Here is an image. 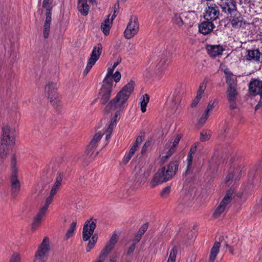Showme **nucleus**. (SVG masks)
<instances>
[{
    "label": "nucleus",
    "mask_w": 262,
    "mask_h": 262,
    "mask_svg": "<svg viewBox=\"0 0 262 262\" xmlns=\"http://www.w3.org/2000/svg\"><path fill=\"white\" fill-rule=\"evenodd\" d=\"M135 85V82L132 80L126 84L107 105L106 111L109 112L118 108L123 110L126 106L127 100L134 90Z\"/></svg>",
    "instance_id": "obj_1"
},
{
    "label": "nucleus",
    "mask_w": 262,
    "mask_h": 262,
    "mask_svg": "<svg viewBox=\"0 0 262 262\" xmlns=\"http://www.w3.org/2000/svg\"><path fill=\"white\" fill-rule=\"evenodd\" d=\"M221 6L223 11L231 15L230 21L233 28H239L245 25V21L243 20L242 15L236 11L234 1H230L226 2L224 5L222 4Z\"/></svg>",
    "instance_id": "obj_2"
},
{
    "label": "nucleus",
    "mask_w": 262,
    "mask_h": 262,
    "mask_svg": "<svg viewBox=\"0 0 262 262\" xmlns=\"http://www.w3.org/2000/svg\"><path fill=\"white\" fill-rule=\"evenodd\" d=\"M51 251L50 239L45 237L35 252L33 262H47Z\"/></svg>",
    "instance_id": "obj_3"
},
{
    "label": "nucleus",
    "mask_w": 262,
    "mask_h": 262,
    "mask_svg": "<svg viewBox=\"0 0 262 262\" xmlns=\"http://www.w3.org/2000/svg\"><path fill=\"white\" fill-rule=\"evenodd\" d=\"M11 176L10 177V187L12 194L16 196L20 190V182L17 178L18 167L15 156H13L11 161Z\"/></svg>",
    "instance_id": "obj_4"
},
{
    "label": "nucleus",
    "mask_w": 262,
    "mask_h": 262,
    "mask_svg": "<svg viewBox=\"0 0 262 262\" xmlns=\"http://www.w3.org/2000/svg\"><path fill=\"white\" fill-rule=\"evenodd\" d=\"M15 141V130L9 126H4L2 129L1 144L12 147Z\"/></svg>",
    "instance_id": "obj_5"
},
{
    "label": "nucleus",
    "mask_w": 262,
    "mask_h": 262,
    "mask_svg": "<svg viewBox=\"0 0 262 262\" xmlns=\"http://www.w3.org/2000/svg\"><path fill=\"white\" fill-rule=\"evenodd\" d=\"M102 51V46L101 43H98L95 46L88 59L86 66L83 71V75H86L90 71L92 67L99 59Z\"/></svg>",
    "instance_id": "obj_6"
},
{
    "label": "nucleus",
    "mask_w": 262,
    "mask_h": 262,
    "mask_svg": "<svg viewBox=\"0 0 262 262\" xmlns=\"http://www.w3.org/2000/svg\"><path fill=\"white\" fill-rule=\"evenodd\" d=\"M57 89V83L55 82H49L45 86V95L53 106L57 105L59 102Z\"/></svg>",
    "instance_id": "obj_7"
},
{
    "label": "nucleus",
    "mask_w": 262,
    "mask_h": 262,
    "mask_svg": "<svg viewBox=\"0 0 262 262\" xmlns=\"http://www.w3.org/2000/svg\"><path fill=\"white\" fill-rule=\"evenodd\" d=\"M113 82L110 79L104 78L102 85L99 93V96L102 103H105L110 99L112 92Z\"/></svg>",
    "instance_id": "obj_8"
},
{
    "label": "nucleus",
    "mask_w": 262,
    "mask_h": 262,
    "mask_svg": "<svg viewBox=\"0 0 262 262\" xmlns=\"http://www.w3.org/2000/svg\"><path fill=\"white\" fill-rule=\"evenodd\" d=\"M166 168L163 167L160 169L154 175L152 179L150 182V186L152 187L166 182L172 178L170 174L167 175Z\"/></svg>",
    "instance_id": "obj_9"
},
{
    "label": "nucleus",
    "mask_w": 262,
    "mask_h": 262,
    "mask_svg": "<svg viewBox=\"0 0 262 262\" xmlns=\"http://www.w3.org/2000/svg\"><path fill=\"white\" fill-rule=\"evenodd\" d=\"M97 220L91 218L87 220L84 224L82 230V239L87 241L92 236L96 227Z\"/></svg>",
    "instance_id": "obj_10"
},
{
    "label": "nucleus",
    "mask_w": 262,
    "mask_h": 262,
    "mask_svg": "<svg viewBox=\"0 0 262 262\" xmlns=\"http://www.w3.org/2000/svg\"><path fill=\"white\" fill-rule=\"evenodd\" d=\"M233 197V191L229 190L226 193L220 205L215 210L213 216L215 218L219 217L226 210L227 205L230 202Z\"/></svg>",
    "instance_id": "obj_11"
},
{
    "label": "nucleus",
    "mask_w": 262,
    "mask_h": 262,
    "mask_svg": "<svg viewBox=\"0 0 262 262\" xmlns=\"http://www.w3.org/2000/svg\"><path fill=\"white\" fill-rule=\"evenodd\" d=\"M249 90L251 94L254 95L259 94L260 96L259 103L255 107V110H257L259 106L262 105V81L256 79L251 81L249 84Z\"/></svg>",
    "instance_id": "obj_12"
},
{
    "label": "nucleus",
    "mask_w": 262,
    "mask_h": 262,
    "mask_svg": "<svg viewBox=\"0 0 262 262\" xmlns=\"http://www.w3.org/2000/svg\"><path fill=\"white\" fill-rule=\"evenodd\" d=\"M139 24L136 18L130 19L126 29L124 32V37L126 39L133 37L138 32Z\"/></svg>",
    "instance_id": "obj_13"
},
{
    "label": "nucleus",
    "mask_w": 262,
    "mask_h": 262,
    "mask_svg": "<svg viewBox=\"0 0 262 262\" xmlns=\"http://www.w3.org/2000/svg\"><path fill=\"white\" fill-rule=\"evenodd\" d=\"M206 49L209 55L211 57H216L222 55L225 51L224 47L220 45H208Z\"/></svg>",
    "instance_id": "obj_14"
},
{
    "label": "nucleus",
    "mask_w": 262,
    "mask_h": 262,
    "mask_svg": "<svg viewBox=\"0 0 262 262\" xmlns=\"http://www.w3.org/2000/svg\"><path fill=\"white\" fill-rule=\"evenodd\" d=\"M192 14L185 13L181 14H175L173 18V21L178 26L181 27L184 24L191 25L190 21L188 20V18L191 17Z\"/></svg>",
    "instance_id": "obj_15"
},
{
    "label": "nucleus",
    "mask_w": 262,
    "mask_h": 262,
    "mask_svg": "<svg viewBox=\"0 0 262 262\" xmlns=\"http://www.w3.org/2000/svg\"><path fill=\"white\" fill-rule=\"evenodd\" d=\"M219 11L215 4H211L206 9L204 18L207 20H215L219 16Z\"/></svg>",
    "instance_id": "obj_16"
},
{
    "label": "nucleus",
    "mask_w": 262,
    "mask_h": 262,
    "mask_svg": "<svg viewBox=\"0 0 262 262\" xmlns=\"http://www.w3.org/2000/svg\"><path fill=\"white\" fill-rule=\"evenodd\" d=\"M47 212L40 208L39 211L34 217L32 224V228L34 230L38 227L45 216Z\"/></svg>",
    "instance_id": "obj_17"
},
{
    "label": "nucleus",
    "mask_w": 262,
    "mask_h": 262,
    "mask_svg": "<svg viewBox=\"0 0 262 262\" xmlns=\"http://www.w3.org/2000/svg\"><path fill=\"white\" fill-rule=\"evenodd\" d=\"M214 26L211 21H204L199 26V31L203 34L206 35L212 32Z\"/></svg>",
    "instance_id": "obj_18"
},
{
    "label": "nucleus",
    "mask_w": 262,
    "mask_h": 262,
    "mask_svg": "<svg viewBox=\"0 0 262 262\" xmlns=\"http://www.w3.org/2000/svg\"><path fill=\"white\" fill-rule=\"evenodd\" d=\"M89 1L92 4L95 2V0ZM78 9L82 15H87L89 12V6L87 4V0H78Z\"/></svg>",
    "instance_id": "obj_19"
},
{
    "label": "nucleus",
    "mask_w": 262,
    "mask_h": 262,
    "mask_svg": "<svg viewBox=\"0 0 262 262\" xmlns=\"http://www.w3.org/2000/svg\"><path fill=\"white\" fill-rule=\"evenodd\" d=\"M261 54L258 50H249L246 56V59L253 62L259 61Z\"/></svg>",
    "instance_id": "obj_20"
},
{
    "label": "nucleus",
    "mask_w": 262,
    "mask_h": 262,
    "mask_svg": "<svg viewBox=\"0 0 262 262\" xmlns=\"http://www.w3.org/2000/svg\"><path fill=\"white\" fill-rule=\"evenodd\" d=\"M102 137V134L100 133H96L94 135L87 148V151L88 154H91V152L93 153V149L97 145V143L100 140Z\"/></svg>",
    "instance_id": "obj_21"
},
{
    "label": "nucleus",
    "mask_w": 262,
    "mask_h": 262,
    "mask_svg": "<svg viewBox=\"0 0 262 262\" xmlns=\"http://www.w3.org/2000/svg\"><path fill=\"white\" fill-rule=\"evenodd\" d=\"M145 137V133H141L137 137L135 142L132 146L129 151L134 155L135 152L137 150L139 146L144 140Z\"/></svg>",
    "instance_id": "obj_22"
},
{
    "label": "nucleus",
    "mask_w": 262,
    "mask_h": 262,
    "mask_svg": "<svg viewBox=\"0 0 262 262\" xmlns=\"http://www.w3.org/2000/svg\"><path fill=\"white\" fill-rule=\"evenodd\" d=\"M220 247L221 244L219 242H216L214 243L213 247L211 249L208 262H214L219 253Z\"/></svg>",
    "instance_id": "obj_23"
},
{
    "label": "nucleus",
    "mask_w": 262,
    "mask_h": 262,
    "mask_svg": "<svg viewBox=\"0 0 262 262\" xmlns=\"http://www.w3.org/2000/svg\"><path fill=\"white\" fill-rule=\"evenodd\" d=\"M224 72L226 75V81L229 86H235L236 77L228 69H225Z\"/></svg>",
    "instance_id": "obj_24"
},
{
    "label": "nucleus",
    "mask_w": 262,
    "mask_h": 262,
    "mask_svg": "<svg viewBox=\"0 0 262 262\" xmlns=\"http://www.w3.org/2000/svg\"><path fill=\"white\" fill-rule=\"evenodd\" d=\"M167 62L168 59L166 58L163 57L160 59L156 68V72L158 74L161 75L166 69L167 66Z\"/></svg>",
    "instance_id": "obj_25"
},
{
    "label": "nucleus",
    "mask_w": 262,
    "mask_h": 262,
    "mask_svg": "<svg viewBox=\"0 0 262 262\" xmlns=\"http://www.w3.org/2000/svg\"><path fill=\"white\" fill-rule=\"evenodd\" d=\"M227 98L229 101L233 102L235 101L237 95L235 86H229L227 91Z\"/></svg>",
    "instance_id": "obj_26"
},
{
    "label": "nucleus",
    "mask_w": 262,
    "mask_h": 262,
    "mask_svg": "<svg viewBox=\"0 0 262 262\" xmlns=\"http://www.w3.org/2000/svg\"><path fill=\"white\" fill-rule=\"evenodd\" d=\"M179 164L177 161H173L170 162L167 166L166 170L168 176L170 174L171 176L173 177L178 168Z\"/></svg>",
    "instance_id": "obj_27"
},
{
    "label": "nucleus",
    "mask_w": 262,
    "mask_h": 262,
    "mask_svg": "<svg viewBox=\"0 0 262 262\" xmlns=\"http://www.w3.org/2000/svg\"><path fill=\"white\" fill-rule=\"evenodd\" d=\"M11 147L6 145L3 146L1 144L0 146V164L3 162L4 159H6L7 155L11 149Z\"/></svg>",
    "instance_id": "obj_28"
},
{
    "label": "nucleus",
    "mask_w": 262,
    "mask_h": 262,
    "mask_svg": "<svg viewBox=\"0 0 262 262\" xmlns=\"http://www.w3.org/2000/svg\"><path fill=\"white\" fill-rule=\"evenodd\" d=\"M182 136L181 135H177L173 139L171 140L169 145H166V146L169 148V149L174 152Z\"/></svg>",
    "instance_id": "obj_29"
},
{
    "label": "nucleus",
    "mask_w": 262,
    "mask_h": 262,
    "mask_svg": "<svg viewBox=\"0 0 262 262\" xmlns=\"http://www.w3.org/2000/svg\"><path fill=\"white\" fill-rule=\"evenodd\" d=\"M112 24V20L109 18L105 19L101 24V28L102 30L103 33L107 35L110 33V28Z\"/></svg>",
    "instance_id": "obj_30"
},
{
    "label": "nucleus",
    "mask_w": 262,
    "mask_h": 262,
    "mask_svg": "<svg viewBox=\"0 0 262 262\" xmlns=\"http://www.w3.org/2000/svg\"><path fill=\"white\" fill-rule=\"evenodd\" d=\"M174 153V151L170 150L166 146H165L164 149L162 150L161 154V160L163 163L166 162V161Z\"/></svg>",
    "instance_id": "obj_31"
},
{
    "label": "nucleus",
    "mask_w": 262,
    "mask_h": 262,
    "mask_svg": "<svg viewBox=\"0 0 262 262\" xmlns=\"http://www.w3.org/2000/svg\"><path fill=\"white\" fill-rule=\"evenodd\" d=\"M147 229V225L145 224L143 226L141 227V228L138 231L135 239L133 240V242L137 243L140 239L142 235L144 233L145 231Z\"/></svg>",
    "instance_id": "obj_32"
},
{
    "label": "nucleus",
    "mask_w": 262,
    "mask_h": 262,
    "mask_svg": "<svg viewBox=\"0 0 262 262\" xmlns=\"http://www.w3.org/2000/svg\"><path fill=\"white\" fill-rule=\"evenodd\" d=\"M76 222H73L70 224V227L66 233L65 237L66 238V239H69V238H70L71 237H72L73 235L74 231L76 229Z\"/></svg>",
    "instance_id": "obj_33"
},
{
    "label": "nucleus",
    "mask_w": 262,
    "mask_h": 262,
    "mask_svg": "<svg viewBox=\"0 0 262 262\" xmlns=\"http://www.w3.org/2000/svg\"><path fill=\"white\" fill-rule=\"evenodd\" d=\"M54 196V195L50 194L46 199L45 204L40 208V209L47 212L49 205L52 203L53 201Z\"/></svg>",
    "instance_id": "obj_34"
},
{
    "label": "nucleus",
    "mask_w": 262,
    "mask_h": 262,
    "mask_svg": "<svg viewBox=\"0 0 262 262\" xmlns=\"http://www.w3.org/2000/svg\"><path fill=\"white\" fill-rule=\"evenodd\" d=\"M114 245L108 241L106 243L105 247L101 251V254L104 255L105 256H107L108 254L112 251L114 247Z\"/></svg>",
    "instance_id": "obj_35"
},
{
    "label": "nucleus",
    "mask_w": 262,
    "mask_h": 262,
    "mask_svg": "<svg viewBox=\"0 0 262 262\" xmlns=\"http://www.w3.org/2000/svg\"><path fill=\"white\" fill-rule=\"evenodd\" d=\"M177 252V249L175 247H173L170 251L167 262H176Z\"/></svg>",
    "instance_id": "obj_36"
},
{
    "label": "nucleus",
    "mask_w": 262,
    "mask_h": 262,
    "mask_svg": "<svg viewBox=\"0 0 262 262\" xmlns=\"http://www.w3.org/2000/svg\"><path fill=\"white\" fill-rule=\"evenodd\" d=\"M147 104V94H145L141 98L140 105L141 110L142 112L146 111V105Z\"/></svg>",
    "instance_id": "obj_37"
},
{
    "label": "nucleus",
    "mask_w": 262,
    "mask_h": 262,
    "mask_svg": "<svg viewBox=\"0 0 262 262\" xmlns=\"http://www.w3.org/2000/svg\"><path fill=\"white\" fill-rule=\"evenodd\" d=\"M211 135V133L208 130H204L201 133L200 140L202 141H206L208 140Z\"/></svg>",
    "instance_id": "obj_38"
},
{
    "label": "nucleus",
    "mask_w": 262,
    "mask_h": 262,
    "mask_svg": "<svg viewBox=\"0 0 262 262\" xmlns=\"http://www.w3.org/2000/svg\"><path fill=\"white\" fill-rule=\"evenodd\" d=\"M207 85V81L204 80L202 82L199 86V90L197 92L196 95L202 97L205 90Z\"/></svg>",
    "instance_id": "obj_39"
},
{
    "label": "nucleus",
    "mask_w": 262,
    "mask_h": 262,
    "mask_svg": "<svg viewBox=\"0 0 262 262\" xmlns=\"http://www.w3.org/2000/svg\"><path fill=\"white\" fill-rule=\"evenodd\" d=\"M116 125L113 124V123L110 124L107 130L105 132V140L108 141L110 140L111 138V136L112 135L113 130L114 128L115 127Z\"/></svg>",
    "instance_id": "obj_40"
},
{
    "label": "nucleus",
    "mask_w": 262,
    "mask_h": 262,
    "mask_svg": "<svg viewBox=\"0 0 262 262\" xmlns=\"http://www.w3.org/2000/svg\"><path fill=\"white\" fill-rule=\"evenodd\" d=\"M116 125L113 124V123L110 124L107 130L105 132V140L108 141L110 140L111 138V136L112 135L113 130L114 128L115 127Z\"/></svg>",
    "instance_id": "obj_41"
},
{
    "label": "nucleus",
    "mask_w": 262,
    "mask_h": 262,
    "mask_svg": "<svg viewBox=\"0 0 262 262\" xmlns=\"http://www.w3.org/2000/svg\"><path fill=\"white\" fill-rule=\"evenodd\" d=\"M9 262H21L20 255L18 253H14L10 257Z\"/></svg>",
    "instance_id": "obj_42"
},
{
    "label": "nucleus",
    "mask_w": 262,
    "mask_h": 262,
    "mask_svg": "<svg viewBox=\"0 0 262 262\" xmlns=\"http://www.w3.org/2000/svg\"><path fill=\"white\" fill-rule=\"evenodd\" d=\"M192 159H193L192 155L188 154V155L187 156V159H186L187 168H186V172H189L191 170V166H192Z\"/></svg>",
    "instance_id": "obj_43"
},
{
    "label": "nucleus",
    "mask_w": 262,
    "mask_h": 262,
    "mask_svg": "<svg viewBox=\"0 0 262 262\" xmlns=\"http://www.w3.org/2000/svg\"><path fill=\"white\" fill-rule=\"evenodd\" d=\"M170 191L171 187L170 186H167L164 188L160 192L161 196L163 198H166L169 194Z\"/></svg>",
    "instance_id": "obj_44"
},
{
    "label": "nucleus",
    "mask_w": 262,
    "mask_h": 262,
    "mask_svg": "<svg viewBox=\"0 0 262 262\" xmlns=\"http://www.w3.org/2000/svg\"><path fill=\"white\" fill-rule=\"evenodd\" d=\"M47 12L46 13V20H45L44 24L50 25L51 23V19H52V17H51L52 13L51 12V9H48V10H47Z\"/></svg>",
    "instance_id": "obj_45"
},
{
    "label": "nucleus",
    "mask_w": 262,
    "mask_h": 262,
    "mask_svg": "<svg viewBox=\"0 0 262 262\" xmlns=\"http://www.w3.org/2000/svg\"><path fill=\"white\" fill-rule=\"evenodd\" d=\"M208 117H209V113H208L207 112L205 111L204 112V113L202 115V116L200 118V119H199V123L201 125L204 124L206 122Z\"/></svg>",
    "instance_id": "obj_46"
},
{
    "label": "nucleus",
    "mask_w": 262,
    "mask_h": 262,
    "mask_svg": "<svg viewBox=\"0 0 262 262\" xmlns=\"http://www.w3.org/2000/svg\"><path fill=\"white\" fill-rule=\"evenodd\" d=\"M50 31V25L44 24L43 25V37L47 38L49 37V33Z\"/></svg>",
    "instance_id": "obj_47"
},
{
    "label": "nucleus",
    "mask_w": 262,
    "mask_h": 262,
    "mask_svg": "<svg viewBox=\"0 0 262 262\" xmlns=\"http://www.w3.org/2000/svg\"><path fill=\"white\" fill-rule=\"evenodd\" d=\"M64 177V174L63 172H58L56 174L55 181L62 184Z\"/></svg>",
    "instance_id": "obj_48"
},
{
    "label": "nucleus",
    "mask_w": 262,
    "mask_h": 262,
    "mask_svg": "<svg viewBox=\"0 0 262 262\" xmlns=\"http://www.w3.org/2000/svg\"><path fill=\"white\" fill-rule=\"evenodd\" d=\"M114 70L115 68H114L113 66L112 68H108L107 70V74L104 78H108V79H110L111 82H113L112 75Z\"/></svg>",
    "instance_id": "obj_49"
},
{
    "label": "nucleus",
    "mask_w": 262,
    "mask_h": 262,
    "mask_svg": "<svg viewBox=\"0 0 262 262\" xmlns=\"http://www.w3.org/2000/svg\"><path fill=\"white\" fill-rule=\"evenodd\" d=\"M215 104V100L210 101L205 111L209 113L210 111H212L214 108Z\"/></svg>",
    "instance_id": "obj_50"
},
{
    "label": "nucleus",
    "mask_w": 262,
    "mask_h": 262,
    "mask_svg": "<svg viewBox=\"0 0 262 262\" xmlns=\"http://www.w3.org/2000/svg\"><path fill=\"white\" fill-rule=\"evenodd\" d=\"M136 243L135 242H133V244L130 245V246L127 249L126 255L127 256H130L134 251V250L135 249V245Z\"/></svg>",
    "instance_id": "obj_51"
},
{
    "label": "nucleus",
    "mask_w": 262,
    "mask_h": 262,
    "mask_svg": "<svg viewBox=\"0 0 262 262\" xmlns=\"http://www.w3.org/2000/svg\"><path fill=\"white\" fill-rule=\"evenodd\" d=\"M118 241V236L116 232H114L108 241L115 245L117 243Z\"/></svg>",
    "instance_id": "obj_52"
},
{
    "label": "nucleus",
    "mask_w": 262,
    "mask_h": 262,
    "mask_svg": "<svg viewBox=\"0 0 262 262\" xmlns=\"http://www.w3.org/2000/svg\"><path fill=\"white\" fill-rule=\"evenodd\" d=\"M133 155L134 154L131 153L130 151H129L128 153H126L123 157V162L125 164L127 163Z\"/></svg>",
    "instance_id": "obj_53"
},
{
    "label": "nucleus",
    "mask_w": 262,
    "mask_h": 262,
    "mask_svg": "<svg viewBox=\"0 0 262 262\" xmlns=\"http://www.w3.org/2000/svg\"><path fill=\"white\" fill-rule=\"evenodd\" d=\"M121 74L119 71H116L115 73L112 75V79L113 78L116 82L119 81L121 78Z\"/></svg>",
    "instance_id": "obj_54"
},
{
    "label": "nucleus",
    "mask_w": 262,
    "mask_h": 262,
    "mask_svg": "<svg viewBox=\"0 0 262 262\" xmlns=\"http://www.w3.org/2000/svg\"><path fill=\"white\" fill-rule=\"evenodd\" d=\"M60 188L53 185L51 189L50 194L55 196L57 193L58 191L60 190Z\"/></svg>",
    "instance_id": "obj_55"
},
{
    "label": "nucleus",
    "mask_w": 262,
    "mask_h": 262,
    "mask_svg": "<svg viewBox=\"0 0 262 262\" xmlns=\"http://www.w3.org/2000/svg\"><path fill=\"white\" fill-rule=\"evenodd\" d=\"M202 97L196 95L195 98L192 101L191 106L192 107H194L196 106V105L198 104V103L200 102L201 99Z\"/></svg>",
    "instance_id": "obj_56"
},
{
    "label": "nucleus",
    "mask_w": 262,
    "mask_h": 262,
    "mask_svg": "<svg viewBox=\"0 0 262 262\" xmlns=\"http://www.w3.org/2000/svg\"><path fill=\"white\" fill-rule=\"evenodd\" d=\"M95 244L89 241V243L86 247V251L87 252H90L95 246Z\"/></svg>",
    "instance_id": "obj_57"
},
{
    "label": "nucleus",
    "mask_w": 262,
    "mask_h": 262,
    "mask_svg": "<svg viewBox=\"0 0 262 262\" xmlns=\"http://www.w3.org/2000/svg\"><path fill=\"white\" fill-rule=\"evenodd\" d=\"M126 48H127V51L130 52L131 51L135 50V45H134L133 43L128 42V43L126 47Z\"/></svg>",
    "instance_id": "obj_58"
},
{
    "label": "nucleus",
    "mask_w": 262,
    "mask_h": 262,
    "mask_svg": "<svg viewBox=\"0 0 262 262\" xmlns=\"http://www.w3.org/2000/svg\"><path fill=\"white\" fill-rule=\"evenodd\" d=\"M197 144L195 143L190 148L189 154L193 155L196 150Z\"/></svg>",
    "instance_id": "obj_59"
},
{
    "label": "nucleus",
    "mask_w": 262,
    "mask_h": 262,
    "mask_svg": "<svg viewBox=\"0 0 262 262\" xmlns=\"http://www.w3.org/2000/svg\"><path fill=\"white\" fill-rule=\"evenodd\" d=\"M106 257L104 255L100 254L98 259L95 262H103Z\"/></svg>",
    "instance_id": "obj_60"
},
{
    "label": "nucleus",
    "mask_w": 262,
    "mask_h": 262,
    "mask_svg": "<svg viewBox=\"0 0 262 262\" xmlns=\"http://www.w3.org/2000/svg\"><path fill=\"white\" fill-rule=\"evenodd\" d=\"M49 1L50 0H43V1L42 6L44 8L47 9V10H48V9H50L49 6Z\"/></svg>",
    "instance_id": "obj_61"
},
{
    "label": "nucleus",
    "mask_w": 262,
    "mask_h": 262,
    "mask_svg": "<svg viewBox=\"0 0 262 262\" xmlns=\"http://www.w3.org/2000/svg\"><path fill=\"white\" fill-rule=\"evenodd\" d=\"M147 150V146L146 145V142H145L144 144V146H143L142 150H141V154L142 155L144 154L146 150Z\"/></svg>",
    "instance_id": "obj_62"
},
{
    "label": "nucleus",
    "mask_w": 262,
    "mask_h": 262,
    "mask_svg": "<svg viewBox=\"0 0 262 262\" xmlns=\"http://www.w3.org/2000/svg\"><path fill=\"white\" fill-rule=\"evenodd\" d=\"M121 58L118 57L117 61L114 63V64L113 66V68L115 69L116 68V67L121 62Z\"/></svg>",
    "instance_id": "obj_63"
},
{
    "label": "nucleus",
    "mask_w": 262,
    "mask_h": 262,
    "mask_svg": "<svg viewBox=\"0 0 262 262\" xmlns=\"http://www.w3.org/2000/svg\"><path fill=\"white\" fill-rule=\"evenodd\" d=\"M233 178V174L232 173H230L226 177V183H228V182H229Z\"/></svg>",
    "instance_id": "obj_64"
}]
</instances>
